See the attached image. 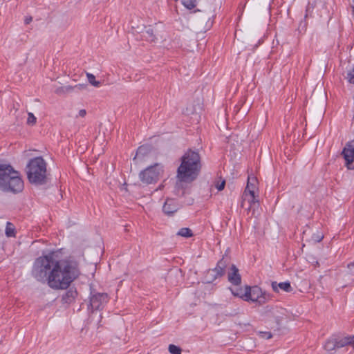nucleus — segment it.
Returning a JSON list of instances; mask_svg holds the SVG:
<instances>
[{
    "instance_id": "4",
    "label": "nucleus",
    "mask_w": 354,
    "mask_h": 354,
    "mask_svg": "<svg viewBox=\"0 0 354 354\" xmlns=\"http://www.w3.org/2000/svg\"><path fill=\"white\" fill-rule=\"evenodd\" d=\"M162 172V167L160 164L156 163L141 171L139 174V178L142 183L146 185L155 183L159 180Z\"/></svg>"
},
{
    "instance_id": "33",
    "label": "nucleus",
    "mask_w": 354,
    "mask_h": 354,
    "mask_svg": "<svg viewBox=\"0 0 354 354\" xmlns=\"http://www.w3.org/2000/svg\"><path fill=\"white\" fill-rule=\"evenodd\" d=\"M162 185H160V186L158 187V189H162Z\"/></svg>"
},
{
    "instance_id": "13",
    "label": "nucleus",
    "mask_w": 354,
    "mask_h": 354,
    "mask_svg": "<svg viewBox=\"0 0 354 354\" xmlns=\"http://www.w3.org/2000/svg\"><path fill=\"white\" fill-rule=\"evenodd\" d=\"M150 151L149 147L148 146H140L137 149L135 157L133 158V160L138 163L139 162L144 160L145 156H147Z\"/></svg>"
},
{
    "instance_id": "22",
    "label": "nucleus",
    "mask_w": 354,
    "mask_h": 354,
    "mask_svg": "<svg viewBox=\"0 0 354 354\" xmlns=\"http://www.w3.org/2000/svg\"><path fill=\"white\" fill-rule=\"evenodd\" d=\"M88 82L95 87H100L102 85L101 82L95 80V76L91 73H86Z\"/></svg>"
},
{
    "instance_id": "18",
    "label": "nucleus",
    "mask_w": 354,
    "mask_h": 354,
    "mask_svg": "<svg viewBox=\"0 0 354 354\" xmlns=\"http://www.w3.org/2000/svg\"><path fill=\"white\" fill-rule=\"evenodd\" d=\"M324 348L328 351H331L338 348L337 346V340H335V339L327 340L324 344Z\"/></svg>"
},
{
    "instance_id": "16",
    "label": "nucleus",
    "mask_w": 354,
    "mask_h": 354,
    "mask_svg": "<svg viewBox=\"0 0 354 354\" xmlns=\"http://www.w3.org/2000/svg\"><path fill=\"white\" fill-rule=\"evenodd\" d=\"M77 291L73 290H68L62 297L64 303L71 304L77 296Z\"/></svg>"
},
{
    "instance_id": "31",
    "label": "nucleus",
    "mask_w": 354,
    "mask_h": 354,
    "mask_svg": "<svg viewBox=\"0 0 354 354\" xmlns=\"http://www.w3.org/2000/svg\"><path fill=\"white\" fill-rule=\"evenodd\" d=\"M86 111L85 109H81L80 111H79V116L83 118L86 115Z\"/></svg>"
},
{
    "instance_id": "15",
    "label": "nucleus",
    "mask_w": 354,
    "mask_h": 354,
    "mask_svg": "<svg viewBox=\"0 0 354 354\" xmlns=\"http://www.w3.org/2000/svg\"><path fill=\"white\" fill-rule=\"evenodd\" d=\"M335 340H337V346L338 348L347 345H354V335L335 339Z\"/></svg>"
},
{
    "instance_id": "3",
    "label": "nucleus",
    "mask_w": 354,
    "mask_h": 354,
    "mask_svg": "<svg viewBox=\"0 0 354 354\" xmlns=\"http://www.w3.org/2000/svg\"><path fill=\"white\" fill-rule=\"evenodd\" d=\"M27 176L30 183L43 185L46 181V164L41 157L31 159L27 165Z\"/></svg>"
},
{
    "instance_id": "19",
    "label": "nucleus",
    "mask_w": 354,
    "mask_h": 354,
    "mask_svg": "<svg viewBox=\"0 0 354 354\" xmlns=\"http://www.w3.org/2000/svg\"><path fill=\"white\" fill-rule=\"evenodd\" d=\"M250 180V179L248 178V184L242 196L243 198H247L248 195L250 194V191H252V193L254 194L255 185L251 183Z\"/></svg>"
},
{
    "instance_id": "25",
    "label": "nucleus",
    "mask_w": 354,
    "mask_h": 354,
    "mask_svg": "<svg viewBox=\"0 0 354 354\" xmlns=\"http://www.w3.org/2000/svg\"><path fill=\"white\" fill-rule=\"evenodd\" d=\"M168 350L171 354H181V348L174 344H170Z\"/></svg>"
},
{
    "instance_id": "17",
    "label": "nucleus",
    "mask_w": 354,
    "mask_h": 354,
    "mask_svg": "<svg viewBox=\"0 0 354 354\" xmlns=\"http://www.w3.org/2000/svg\"><path fill=\"white\" fill-rule=\"evenodd\" d=\"M5 234L7 237L16 236V228L14 224L7 222L6 225Z\"/></svg>"
},
{
    "instance_id": "21",
    "label": "nucleus",
    "mask_w": 354,
    "mask_h": 354,
    "mask_svg": "<svg viewBox=\"0 0 354 354\" xmlns=\"http://www.w3.org/2000/svg\"><path fill=\"white\" fill-rule=\"evenodd\" d=\"M177 235L183 236V237H191L193 236V233L192 230L188 227L181 228L177 233Z\"/></svg>"
},
{
    "instance_id": "26",
    "label": "nucleus",
    "mask_w": 354,
    "mask_h": 354,
    "mask_svg": "<svg viewBox=\"0 0 354 354\" xmlns=\"http://www.w3.org/2000/svg\"><path fill=\"white\" fill-rule=\"evenodd\" d=\"M346 79L349 83L354 84V66H353L352 69L347 72Z\"/></svg>"
},
{
    "instance_id": "7",
    "label": "nucleus",
    "mask_w": 354,
    "mask_h": 354,
    "mask_svg": "<svg viewBox=\"0 0 354 354\" xmlns=\"http://www.w3.org/2000/svg\"><path fill=\"white\" fill-rule=\"evenodd\" d=\"M227 266V261L224 258H222L220 261H218L215 268L208 270L207 276L209 275V279L207 281L211 282L218 277L223 276Z\"/></svg>"
},
{
    "instance_id": "8",
    "label": "nucleus",
    "mask_w": 354,
    "mask_h": 354,
    "mask_svg": "<svg viewBox=\"0 0 354 354\" xmlns=\"http://www.w3.org/2000/svg\"><path fill=\"white\" fill-rule=\"evenodd\" d=\"M342 154L346 166L350 169H354V140L348 142L343 149Z\"/></svg>"
},
{
    "instance_id": "11",
    "label": "nucleus",
    "mask_w": 354,
    "mask_h": 354,
    "mask_svg": "<svg viewBox=\"0 0 354 354\" xmlns=\"http://www.w3.org/2000/svg\"><path fill=\"white\" fill-rule=\"evenodd\" d=\"M228 281L235 286H239L241 283V277L239 272V269L235 265H232L230 271L228 273Z\"/></svg>"
},
{
    "instance_id": "5",
    "label": "nucleus",
    "mask_w": 354,
    "mask_h": 354,
    "mask_svg": "<svg viewBox=\"0 0 354 354\" xmlns=\"http://www.w3.org/2000/svg\"><path fill=\"white\" fill-rule=\"evenodd\" d=\"M243 296L245 301L257 303L260 306L266 304L269 298V295L263 292L258 286L250 287L246 286Z\"/></svg>"
},
{
    "instance_id": "6",
    "label": "nucleus",
    "mask_w": 354,
    "mask_h": 354,
    "mask_svg": "<svg viewBox=\"0 0 354 354\" xmlns=\"http://www.w3.org/2000/svg\"><path fill=\"white\" fill-rule=\"evenodd\" d=\"M24 182L19 176V172L14 170L9 179L6 181L5 185L1 188V190L5 192H12L13 193H18L23 190Z\"/></svg>"
},
{
    "instance_id": "1",
    "label": "nucleus",
    "mask_w": 354,
    "mask_h": 354,
    "mask_svg": "<svg viewBox=\"0 0 354 354\" xmlns=\"http://www.w3.org/2000/svg\"><path fill=\"white\" fill-rule=\"evenodd\" d=\"M32 277L55 290L66 289L79 275L77 265L68 260H58L53 252L37 258Z\"/></svg>"
},
{
    "instance_id": "34",
    "label": "nucleus",
    "mask_w": 354,
    "mask_h": 354,
    "mask_svg": "<svg viewBox=\"0 0 354 354\" xmlns=\"http://www.w3.org/2000/svg\"><path fill=\"white\" fill-rule=\"evenodd\" d=\"M351 266H353V264H348V266L350 267Z\"/></svg>"
},
{
    "instance_id": "10",
    "label": "nucleus",
    "mask_w": 354,
    "mask_h": 354,
    "mask_svg": "<svg viewBox=\"0 0 354 354\" xmlns=\"http://www.w3.org/2000/svg\"><path fill=\"white\" fill-rule=\"evenodd\" d=\"M180 205L173 198H167L165 202L162 210L167 215H172L180 209Z\"/></svg>"
},
{
    "instance_id": "32",
    "label": "nucleus",
    "mask_w": 354,
    "mask_h": 354,
    "mask_svg": "<svg viewBox=\"0 0 354 354\" xmlns=\"http://www.w3.org/2000/svg\"><path fill=\"white\" fill-rule=\"evenodd\" d=\"M32 18L31 17H26L25 19V24H30L32 21Z\"/></svg>"
},
{
    "instance_id": "14",
    "label": "nucleus",
    "mask_w": 354,
    "mask_h": 354,
    "mask_svg": "<svg viewBox=\"0 0 354 354\" xmlns=\"http://www.w3.org/2000/svg\"><path fill=\"white\" fill-rule=\"evenodd\" d=\"M246 201L250 205L248 208V211H250L251 209L255 205H259V201L256 198L255 194L252 193V191H250V194L248 195L247 198H243V201L241 203L242 207H244Z\"/></svg>"
},
{
    "instance_id": "20",
    "label": "nucleus",
    "mask_w": 354,
    "mask_h": 354,
    "mask_svg": "<svg viewBox=\"0 0 354 354\" xmlns=\"http://www.w3.org/2000/svg\"><path fill=\"white\" fill-rule=\"evenodd\" d=\"M143 37L146 40L149 41H153L156 39L153 30L151 28L146 30V31L143 33Z\"/></svg>"
},
{
    "instance_id": "12",
    "label": "nucleus",
    "mask_w": 354,
    "mask_h": 354,
    "mask_svg": "<svg viewBox=\"0 0 354 354\" xmlns=\"http://www.w3.org/2000/svg\"><path fill=\"white\" fill-rule=\"evenodd\" d=\"M272 288L276 292H279V289H281L287 292H290L292 291V288L291 287L290 283L288 281L281 282L279 283L276 281H274L272 283Z\"/></svg>"
},
{
    "instance_id": "2",
    "label": "nucleus",
    "mask_w": 354,
    "mask_h": 354,
    "mask_svg": "<svg viewBox=\"0 0 354 354\" xmlns=\"http://www.w3.org/2000/svg\"><path fill=\"white\" fill-rule=\"evenodd\" d=\"M201 169V157L198 152L188 150L181 158L177 170V178L182 183H190L196 179Z\"/></svg>"
},
{
    "instance_id": "24",
    "label": "nucleus",
    "mask_w": 354,
    "mask_h": 354,
    "mask_svg": "<svg viewBox=\"0 0 354 354\" xmlns=\"http://www.w3.org/2000/svg\"><path fill=\"white\" fill-rule=\"evenodd\" d=\"M182 3L185 7L191 10L196 7V0H182Z\"/></svg>"
},
{
    "instance_id": "29",
    "label": "nucleus",
    "mask_w": 354,
    "mask_h": 354,
    "mask_svg": "<svg viewBox=\"0 0 354 354\" xmlns=\"http://www.w3.org/2000/svg\"><path fill=\"white\" fill-rule=\"evenodd\" d=\"M260 334L261 337L265 338L266 339H269L272 337V335L270 332H261Z\"/></svg>"
},
{
    "instance_id": "23",
    "label": "nucleus",
    "mask_w": 354,
    "mask_h": 354,
    "mask_svg": "<svg viewBox=\"0 0 354 354\" xmlns=\"http://www.w3.org/2000/svg\"><path fill=\"white\" fill-rule=\"evenodd\" d=\"M230 290L232 292V294L234 296L239 297L245 301V297L243 296L244 290L242 288H236L235 289L230 288Z\"/></svg>"
},
{
    "instance_id": "27",
    "label": "nucleus",
    "mask_w": 354,
    "mask_h": 354,
    "mask_svg": "<svg viewBox=\"0 0 354 354\" xmlns=\"http://www.w3.org/2000/svg\"><path fill=\"white\" fill-rule=\"evenodd\" d=\"M37 122V118L32 113H28L27 124L29 125H34Z\"/></svg>"
},
{
    "instance_id": "30",
    "label": "nucleus",
    "mask_w": 354,
    "mask_h": 354,
    "mask_svg": "<svg viewBox=\"0 0 354 354\" xmlns=\"http://www.w3.org/2000/svg\"><path fill=\"white\" fill-rule=\"evenodd\" d=\"M225 185V181L223 180L221 183H218L216 185V187L217 188V189L218 191H221V190H223L224 189Z\"/></svg>"
},
{
    "instance_id": "28",
    "label": "nucleus",
    "mask_w": 354,
    "mask_h": 354,
    "mask_svg": "<svg viewBox=\"0 0 354 354\" xmlns=\"http://www.w3.org/2000/svg\"><path fill=\"white\" fill-rule=\"evenodd\" d=\"M324 238V235L322 233H317L313 236V239L315 242H320Z\"/></svg>"
},
{
    "instance_id": "9",
    "label": "nucleus",
    "mask_w": 354,
    "mask_h": 354,
    "mask_svg": "<svg viewBox=\"0 0 354 354\" xmlns=\"http://www.w3.org/2000/svg\"><path fill=\"white\" fill-rule=\"evenodd\" d=\"M109 301L108 295L106 293H95L90 298V305L93 310H99Z\"/></svg>"
}]
</instances>
